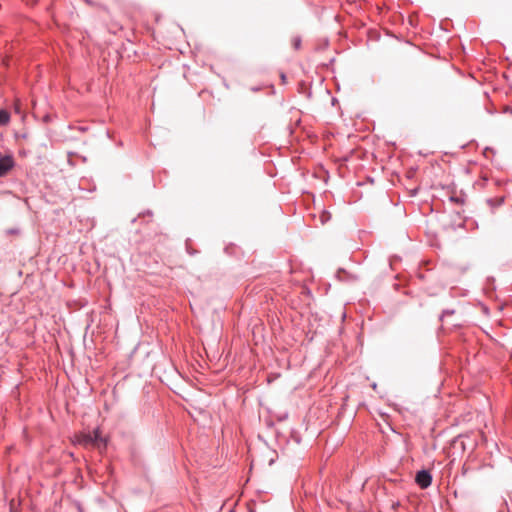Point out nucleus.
I'll return each instance as SVG.
<instances>
[{
  "label": "nucleus",
  "mask_w": 512,
  "mask_h": 512,
  "mask_svg": "<svg viewBox=\"0 0 512 512\" xmlns=\"http://www.w3.org/2000/svg\"><path fill=\"white\" fill-rule=\"evenodd\" d=\"M85 443L95 444L98 447H106L107 441L102 437L99 429H95L92 433L85 435L84 437Z\"/></svg>",
  "instance_id": "nucleus-1"
},
{
  "label": "nucleus",
  "mask_w": 512,
  "mask_h": 512,
  "mask_svg": "<svg viewBox=\"0 0 512 512\" xmlns=\"http://www.w3.org/2000/svg\"><path fill=\"white\" fill-rule=\"evenodd\" d=\"M415 482L420 488L426 489L432 483V475L428 470H420L416 474Z\"/></svg>",
  "instance_id": "nucleus-2"
},
{
  "label": "nucleus",
  "mask_w": 512,
  "mask_h": 512,
  "mask_svg": "<svg viewBox=\"0 0 512 512\" xmlns=\"http://www.w3.org/2000/svg\"><path fill=\"white\" fill-rule=\"evenodd\" d=\"M15 166L12 155H0V177H4Z\"/></svg>",
  "instance_id": "nucleus-3"
},
{
  "label": "nucleus",
  "mask_w": 512,
  "mask_h": 512,
  "mask_svg": "<svg viewBox=\"0 0 512 512\" xmlns=\"http://www.w3.org/2000/svg\"><path fill=\"white\" fill-rule=\"evenodd\" d=\"M487 203L492 207H499L504 203V197H496V198H489L487 199Z\"/></svg>",
  "instance_id": "nucleus-4"
},
{
  "label": "nucleus",
  "mask_w": 512,
  "mask_h": 512,
  "mask_svg": "<svg viewBox=\"0 0 512 512\" xmlns=\"http://www.w3.org/2000/svg\"><path fill=\"white\" fill-rule=\"evenodd\" d=\"M10 122V114L3 109H0V126H5Z\"/></svg>",
  "instance_id": "nucleus-5"
},
{
  "label": "nucleus",
  "mask_w": 512,
  "mask_h": 512,
  "mask_svg": "<svg viewBox=\"0 0 512 512\" xmlns=\"http://www.w3.org/2000/svg\"><path fill=\"white\" fill-rule=\"evenodd\" d=\"M455 311L453 309H446L442 311V314L440 316V320H443L446 316L453 315Z\"/></svg>",
  "instance_id": "nucleus-6"
},
{
  "label": "nucleus",
  "mask_w": 512,
  "mask_h": 512,
  "mask_svg": "<svg viewBox=\"0 0 512 512\" xmlns=\"http://www.w3.org/2000/svg\"><path fill=\"white\" fill-rule=\"evenodd\" d=\"M300 43H301L300 39H296L295 40L294 46H295L296 49H298L300 47Z\"/></svg>",
  "instance_id": "nucleus-7"
}]
</instances>
